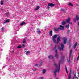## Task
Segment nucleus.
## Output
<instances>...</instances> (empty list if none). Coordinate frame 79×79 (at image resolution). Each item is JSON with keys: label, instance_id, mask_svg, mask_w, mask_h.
I'll return each mask as SVG.
<instances>
[{"label": "nucleus", "instance_id": "2f4dec72", "mask_svg": "<svg viewBox=\"0 0 79 79\" xmlns=\"http://www.w3.org/2000/svg\"><path fill=\"white\" fill-rule=\"evenodd\" d=\"M35 66H37L38 67H40L41 66V64L39 65V64H36Z\"/></svg>", "mask_w": 79, "mask_h": 79}, {"label": "nucleus", "instance_id": "4c0bfd02", "mask_svg": "<svg viewBox=\"0 0 79 79\" xmlns=\"http://www.w3.org/2000/svg\"><path fill=\"white\" fill-rule=\"evenodd\" d=\"M75 79H78V78H77V77H76V74H75Z\"/></svg>", "mask_w": 79, "mask_h": 79}, {"label": "nucleus", "instance_id": "a19ab883", "mask_svg": "<svg viewBox=\"0 0 79 79\" xmlns=\"http://www.w3.org/2000/svg\"><path fill=\"white\" fill-rule=\"evenodd\" d=\"M47 9H48V10H50V7H49L48 6V7H47Z\"/></svg>", "mask_w": 79, "mask_h": 79}, {"label": "nucleus", "instance_id": "a211bd4d", "mask_svg": "<svg viewBox=\"0 0 79 79\" xmlns=\"http://www.w3.org/2000/svg\"><path fill=\"white\" fill-rule=\"evenodd\" d=\"M23 25H26V23L24 22H22L20 26H23Z\"/></svg>", "mask_w": 79, "mask_h": 79}, {"label": "nucleus", "instance_id": "1a4fd4ad", "mask_svg": "<svg viewBox=\"0 0 79 79\" xmlns=\"http://www.w3.org/2000/svg\"><path fill=\"white\" fill-rule=\"evenodd\" d=\"M48 6H51V7H52L55 6V4L51 3H49L48 4Z\"/></svg>", "mask_w": 79, "mask_h": 79}, {"label": "nucleus", "instance_id": "9b49d317", "mask_svg": "<svg viewBox=\"0 0 79 79\" xmlns=\"http://www.w3.org/2000/svg\"><path fill=\"white\" fill-rule=\"evenodd\" d=\"M10 20L9 19H8L7 20H6V21L3 22L2 23V24H6V23H8V22H9Z\"/></svg>", "mask_w": 79, "mask_h": 79}, {"label": "nucleus", "instance_id": "8fccbe9b", "mask_svg": "<svg viewBox=\"0 0 79 79\" xmlns=\"http://www.w3.org/2000/svg\"><path fill=\"white\" fill-rule=\"evenodd\" d=\"M41 23L40 22L39 23H38V25H39V24H40Z\"/></svg>", "mask_w": 79, "mask_h": 79}, {"label": "nucleus", "instance_id": "423d86ee", "mask_svg": "<svg viewBox=\"0 0 79 79\" xmlns=\"http://www.w3.org/2000/svg\"><path fill=\"white\" fill-rule=\"evenodd\" d=\"M63 43H64V44H66L67 42V38L65 37H63Z\"/></svg>", "mask_w": 79, "mask_h": 79}, {"label": "nucleus", "instance_id": "49530a36", "mask_svg": "<svg viewBox=\"0 0 79 79\" xmlns=\"http://www.w3.org/2000/svg\"><path fill=\"white\" fill-rule=\"evenodd\" d=\"M71 42V40H69V44H70Z\"/></svg>", "mask_w": 79, "mask_h": 79}, {"label": "nucleus", "instance_id": "a878e982", "mask_svg": "<svg viewBox=\"0 0 79 79\" xmlns=\"http://www.w3.org/2000/svg\"><path fill=\"white\" fill-rule=\"evenodd\" d=\"M3 1H1L0 4L1 5H3Z\"/></svg>", "mask_w": 79, "mask_h": 79}, {"label": "nucleus", "instance_id": "5fc2aeb1", "mask_svg": "<svg viewBox=\"0 0 79 79\" xmlns=\"http://www.w3.org/2000/svg\"><path fill=\"white\" fill-rule=\"evenodd\" d=\"M37 30H38H38H39V29H38H38H37Z\"/></svg>", "mask_w": 79, "mask_h": 79}, {"label": "nucleus", "instance_id": "37998d69", "mask_svg": "<svg viewBox=\"0 0 79 79\" xmlns=\"http://www.w3.org/2000/svg\"><path fill=\"white\" fill-rule=\"evenodd\" d=\"M76 19H74V23H75L76 22Z\"/></svg>", "mask_w": 79, "mask_h": 79}, {"label": "nucleus", "instance_id": "2eb2a0df", "mask_svg": "<svg viewBox=\"0 0 79 79\" xmlns=\"http://www.w3.org/2000/svg\"><path fill=\"white\" fill-rule=\"evenodd\" d=\"M77 42L75 43L73 46V48H74V49H75V48H76V46H77Z\"/></svg>", "mask_w": 79, "mask_h": 79}, {"label": "nucleus", "instance_id": "58836bf2", "mask_svg": "<svg viewBox=\"0 0 79 79\" xmlns=\"http://www.w3.org/2000/svg\"><path fill=\"white\" fill-rule=\"evenodd\" d=\"M61 10L62 11H64V10L63 9H61Z\"/></svg>", "mask_w": 79, "mask_h": 79}, {"label": "nucleus", "instance_id": "72a5a7b5", "mask_svg": "<svg viewBox=\"0 0 79 79\" xmlns=\"http://www.w3.org/2000/svg\"><path fill=\"white\" fill-rule=\"evenodd\" d=\"M37 32L38 34H40L41 33V32L40 31V30H38Z\"/></svg>", "mask_w": 79, "mask_h": 79}, {"label": "nucleus", "instance_id": "ea45409f", "mask_svg": "<svg viewBox=\"0 0 79 79\" xmlns=\"http://www.w3.org/2000/svg\"><path fill=\"white\" fill-rule=\"evenodd\" d=\"M6 65L3 66L2 67V69H3V68H5V67H6Z\"/></svg>", "mask_w": 79, "mask_h": 79}, {"label": "nucleus", "instance_id": "39448f33", "mask_svg": "<svg viewBox=\"0 0 79 79\" xmlns=\"http://www.w3.org/2000/svg\"><path fill=\"white\" fill-rule=\"evenodd\" d=\"M72 53H73V51H72V50H71L70 52V56L69 58V61L68 60V63H70V60H71V55H72Z\"/></svg>", "mask_w": 79, "mask_h": 79}, {"label": "nucleus", "instance_id": "c03bdc74", "mask_svg": "<svg viewBox=\"0 0 79 79\" xmlns=\"http://www.w3.org/2000/svg\"><path fill=\"white\" fill-rule=\"evenodd\" d=\"M69 24H71V25L72 24V23L71 22H70L69 23Z\"/></svg>", "mask_w": 79, "mask_h": 79}, {"label": "nucleus", "instance_id": "5701e85b", "mask_svg": "<svg viewBox=\"0 0 79 79\" xmlns=\"http://www.w3.org/2000/svg\"><path fill=\"white\" fill-rule=\"evenodd\" d=\"M69 24L68 25H66L65 27L66 28H67V29H68V28H69Z\"/></svg>", "mask_w": 79, "mask_h": 79}, {"label": "nucleus", "instance_id": "aec40b11", "mask_svg": "<svg viewBox=\"0 0 79 79\" xmlns=\"http://www.w3.org/2000/svg\"><path fill=\"white\" fill-rule=\"evenodd\" d=\"M68 5H69L70 6H73V4L70 2H69Z\"/></svg>", "mask_w": 79, "mask_h": 79}, {"label": "nucleus", "instance_id": "13d9d810", "mask_svg": "<svg viewBox=\"0 0 79 79\" xmlns=\"http://www.w3.org/2000/svg\"><path fill=\"white\" fill-rule=\"evenodd\" d=\"M74 73V71H73V73Z\"/></svg>", "mask_w": 79, "mask_h": 79}, {"label": "nucleus", "instance_id": "de8ad7c7", "mask_svg": "<svg viewBox=\"0 0 79 79\" xmlns=\"http://www.w3.org/2000/svg\"><path fill=\"white\" fill-rule=\"evenodd\" d=\"M1 10H2V11H3V10H4V8H2V9H1Z\"/></svg>", "mask_w": 79, "mask_h": 79}, {"label": "nucleus", "instance_id": "473e14b6", "mask_svg": "<svg viewBox=\"0 0 79 79\" xmlns=\"http://www.w3.org/2000/svg\"><path fill=\"white\" fill-rule=\"evenodd\" d=\"M3 30H4V27H2L1 28L2 31H3Z\"/></svg>", "mask_w": 79, "mask_h": 79}, {"label": "nucleus", "instance_id": "c85d7f7f", "mask_svg": "<svg viewBox=\"0 0 79 79\" xmlns=\"http://www.w3.org/2000/svg\"><path fill=\"white\" fill-rule=\"evenodd\" d=\"M58 35H55L54 36H53V39H55V38H56V37H57V36Z\"/></svg>", "mask_w": 79, "mask_h": 79}, {"label": "nucleus", "instance_id": "79ce46f5", "mask_svg": "<svg viewBox=\"0 0 79 79\" xmlns=\"http://www.w3.org/2000/svg\"><path fill=\"white\" fill-rule=\"evenodd\" d=\"M71 44H70L69 46V48H71Z\"/></svg>", "mask_w": 79, "mask_h": 79}, {"label": "nucleus", "instance_id": "f8f14e48", "mask_svg": "<svg viewBox=\"0 0 79 79\" xmlns=\"http://www.w3.org/2000/svg\"><path fill=\"white\" fill-rule=\"evenodd\" d=\"M76 20L77 21H79V15H77L76 16V18H75Z\"/></svg>", "mask_w": 79, "mask_h": 79}, {"label": "nucleus", "instance_id": "6e6d98bb", "mask_svg": "<svg viewBox=\"0 0 79 79\" xmlns=\"http://www.w3.org/2000/svg\"><path fill=\"white\" fill-rule=\"evenodd\" d=\"M56 79H58V78H56Z\"/></svg>", "mask_w": 79, "mask_h": 79}, {"label": "nucleus", "instance_id": "ddd939ff", "mask_svg": "<svg viewBox=\"0 0 79 79\" xmlns=\"http://www.w3.org/2000/svg\"><path fill=\"white\" fill-rule=\"evenodd\" d=\"M48 58H49V59H50L51 58L53 59L54 58L53 57L52 55H50L48 56Z\"/></svg>", "mask_w": 79, "mask_h": 79}, {"label": "nucleus", "instance_id": "864d4df0", "mask_svg": "<svg viewBox=\"0 0 79 79\" xmlns=\"http://www.w3.org/2000/svg\"><path fill=\"white\" fill-rule=\"evenodd\" d=\"M16 36L14 37L13 38H16Z\"/></svg>", "mask_w": 79, "mask_h": 79}, {"label": "nucleus", "instance_id": "680f3d73", "mask_svg": "<svg viewBox=\"0 0 79 79\" xmlns=\"http://www.w3.org/2000/svg\"><path fill=\"white\" fill-rule=\"evenodd\" d=\"M12 42H13V41Z\"/></svg>", "mask_w": 79, "mask_h": 79}, {"label": "nucleus", "instance_id": "4be33fe9", "mask_svg": "<svg viewBox=\"0 0 79 79\" xmlns=\"http://www.w3.org/2000/svg\"><path fill=\"white\" fill-rule=\"evenodd\" d=\"M6 59L7 60V61H9V62H11V60H10V59H9V58H8L7 57L6 58Z\"/></svg>", "mask_w": 79, "mask_h": 79}, {"label": "nucleus", "instance_id": "bb28decb", "mask_svg": "<svg viewBox=\"0 0 79 79\" xmlns=\"http://www.w3.org/2000/svg\"><path fill=\"white\" fill-rule=\"evenodd\" d=\"M22 47V46H20V45H19V46H18L17 48H18V49H19L20 48H21Z\"/></svg>", "mask_w": 79, "mask_h": 79}, {"label": "nucleus", "instance_id": "9d476101", "mask_svg": "<svg viewBox=\"0 0 79 79\" xmlns=\"http://www.w3.org/2000/svg\"><path fill=\"white\" fill-rule=\"evenodd\" d=\"M70 20H71V18L70 17H69L68 18V19H66V22L67 23H69L70 22Z\"/></svg>", "mask_w": 79, "mask_h": 79}, {"label": "nucleus", "instance_id": "f03ea898", "mask_svg": "<svg viewBox=\"0 0 79 79\" xmlns=\"http://www.w3.org/2000/svg\"><path fill=\"white\" fill-rule=\"evenodd\" d=\"M60 27H59L58 28H54V31H58V30H59V29L61 31L62 30H63V29H64V27H63V26L62 25H60Z\"/></svg>", "mask_w": 79, "mask_h": 79}, {"label": "nucleus", "instance_id": "a18cd8bd", "mask_svg": "<svg viewBox=\"0 0 79 79\" xmlns=\"http://www.w3.org/2000/svg\"><path fill=\"white\" fill-rule=\"evenodd\" d=\"M39 79H43V77H40L39 78Z\"/></svg>", "mask_w": 79, "mask_h": 79}, {"label": "nucleus", "instance_id": "e433bc0d", "mask_svg": "<svg viewBox=\"0 0 79 79\" xmlns=\"http://www.w3.org/2000/svg\"><path fill=\"white\" fill-rule=\"evenodd\" d=\"M24 46H25V44H22V47L23 48H24Z\"/></svg>", "mask_w": 79, "mask_h": 79}, {"label": "nucleus", "instance_id": "6e6552de", "mask_svg": "<svg viewBox=\"0 0 79 79\" xmlns=\"http://www.w3.org/2000/svg\"><path fill=\"white\" fill-rule=\"evenodd\" d=\"M60 39H61V37L60 36H59L57 39V41L56 42V44H58L59 43V42L60 41Z\"/></svg>", "mask_w": 79, "mask_h": 79}, {"label": "nucleus", "instance_id": "b1692460", "mask_svg": "<svg viewBox=\"0 0 79 79\" xmlns=\"http://www.w3.org/2000/svg\"><path fill=\"white\" fill-rule=\"evenodd\" d=\"M45 72H46V70L44 69H43V74H45Z\"/></svg>", "mask_w": 79, "mask_h": 79}, {"label": "nucleus", "instance_id": "f704fd0d", "mask_svg": "<svg viewBox=\"0 0 79 79\" xmlns=\"http://www.w3.org/2000/svg\"><path fill=\"white\" fill-rule=\"evenodd\" d=\"M75 77H76V74H74V76L73 79H75Z\"/></svg>", "mask_w": 79, "mask_h": 79}, {"label": "nucleus", "instance_id": "c756f323", "mask_svg": "<svg viewBox=\"0 0 79 79\" xmlns=\"http://www.w3.org/2000/svg\"><path fill=\"white\" fill-rule=\"evenodd\" d=\"M11 53L13 54H15V51H14V50L12 51L11 52Z\"/></svg>", "mask_w": 79, "mask_h": 79}, {"label": "nucleus", "instance_id": "393cba45", "mask_svg": "<svg viewBox=\"0 0 79 79\" xmlns=\"http://www.w3.org/2000/svg\"><path fill=\"white\" fill-rule=\"evenodd\" d=\"M65 70L66 71V73H67V74H68V70H67V68L66 67V66H65Z\"/></svg>", "mask_w": 79, "mask_h": 79}, {"label": "nucleus", "instance_id": "412c9836", "mask_svg": "<svg viewBox=\"0 0 79 79\" xmlns=\"http://www.w3.org/2000/svg\"><path fill=\"white\" fill-rule=\"evenodd\" d=\"M52 40L54 42V43H55V44H56V40H55V38H53L52 39Z\"/></svg>", "mask_w": 79, "mask_h": 79}, {"label": "nucleus", "instance_id": "c9c22d12", "mask_svg": "<svg viewBox=\"0 0 79 79\" xmlns=\"http://www.w3.org/2000/svg\"><path fill=\"white\" fill-rule=\"evenodd\" d=\"M70 31V30H68L67 31V34H69Z\"/></svg>", "mask_w": 79, "mask_h": 79}, {"label": "nucleus", "instance_id": "bf43d9fd", "mask_svg": "<svg viewBox=\"0 0 79 79\" xmlns=\"http://www.w3.org/2000/svg\"><path fill=\"white\" fill-rule=\"evenodd\" d=\"M7 0V1H8V0Z\"/></svg>", "mask_w": 79, "mask_h": 79}, {"label": "nucleus", "instance_id": "f257e3e1", "mask_svg": "<svg viewBox=\"0 0 79 79\" xmlns=\"http://www.w3.org/2000/svg\"><path fill=\"white\" fill-rule=\"evenodd\" d=\"M63 60H64V57H63V56H62V57H61L60 60H59L58 66L56 65V64L55 63L54 64V65L56 68V69L53 71V73L54 74V76L55 78L56 77V73H59V72H60V64H61V62L63 61Z\"/></svg>", "mask_w": 79, "mask_h": 79}, {"label": "nucleus", "instance_id": "3c124183", "mask_svg": "<svg viewBox=\"0 0 79 79\" xmlns=\"http://www.w3.org/2000/svg\"><path fill=\"white\" fill-rule=\"evenodd\" d=\"M60 54H61V55H63V52H61L60 53Z\"/></svg>", "mask_w": 79, "mask_h": 79}, {"label": "nucleus", "instance_id": "09e8293b", "mask_svg": "<svg viewBox=\"0 0 79 79\" xmlns=\"http://www.w3.org/2000/svg\"><path fill=\"white\" fill-rule=\"evenodd\" d=\"M33 70L34 71H36V69H33Z\"/></svg>", "mask_w": 79, "mask_h": 79}, {"label": "nucleus", "instance_id": "4468645a", "mask_svg": "<svg viewBox=\"0 0 79 79\" xmlns=\"http://www.w3.org/2000/svg\"><path fill=\"white\" fill-rule=\"evenodd\" d=\"M53 33V31H52L51 30L50 31L49 33V35L50 36H52V34Z\"/></svg>", "mask_w": 79, "mask_h": 79}, {"label": "nucleus", "instance_id": "6ab92c4d", "mask_svg": "<svg viewBox=\"0 0 79 79\" xmlns=\"http://www.w3.org/2000/svg\"><path fill=\"white\" fill-rule=\"evenodd\" d=\"M30 52L29 51H27L26 53V54L27 55H29L30 54Z\"/></svg>", "mask_w": 79, "mask_h": 79}, {"label": "nucleus", "instance_id": "052dcab7", "mask_svg": "<svg viewBox=\"0 0 79 79\" xmlns=\"http://www.w3.org/2000/svg\"><path fill=\"white\" fill-rule=\"evenodd\" d=\"M40 50H41V48H40Z\"/></svg>", "mask_w": 79, "mask_h": 79}, {"label": "nucleus", "instance_id": "dca6fc26", "mask_svg": "<svg viewBox=\"0 0 79 79\" xmlns=\"http://www.w3.org/2000/svg\"><path fill=\"white\" fill-rule=\"evenodd\" d=\"M62 24L63 26H64V25H65L66 24V22L65 21H63L62 23Z\"/></svg>", "mask_w": 79, "mask_h": 79}, {"label": "nucleus", "instance_id": "cd10ccee", "mask_svg": "<svg viewBox=\"0 0 79 79\" xmlns=\"http://www.w3.org/2000/svg\"><path fill=\"white\" fill-rule=\"evenodd\" d=\"M5 15H6V16H8L9 15V13L7 12L5 13Z\"/></svg>", "mask_w": 79, "mask_h": 79}, {"label": "nucleus", "instance_id": "7ed1b4c3", "mask_svg": "<svg viewBox=\"0 0 79 79\" xmlns=\"http://www.w3.org/2000/svg\"><path fill=\"white\" fill-rule=\"evenodd\" d=\"M54 50H55L56 54H55V56L56 58H58V55L57 53V50L56 49V45H55L54 47Z\"/></svg>", "mask_w": 79, "mask_h": 79}, {"label": "nucleus", "instance_id": "4d7b16f0", "mask_svg": "<svg viewBox=\"0 0 79 79\" xmlns=\"http://www.w3.org/2000/svg\"><path fill=\"white\" fill-rule=\"evenodd\" d=\"M67 59H68V57H67Z\"/></svg>", "mask_w": 79, "mask_h": 79}, {"label": "nucleus", "instance_id": "0eeeda50", "mask_svg": "<svg viewBox=\"0 0 79 79\" xmlns=\"http://www.w3.org/2000/svg\"><path fill=\"white\" fill-rule=\"evenodd\" d=\"M70 71L71 73H69V75L68 76V79H71V73H72V71H71V69H70Z\"/></svg>", "mask_w": 79, "mask_h": 79}, {"label": "nucleus", "instance_id": "603ef678", "mask_svg": "<svg viewBox=\"0 0 79 79\" xmlns=\"http://www.w3.org/2000/svg\"><path fill=\"white\" fill-rule=\"evenodd\" d=\"M77 61H78V60H79V57L77 58Z\"/></svg>", "mask_w": 79, "mask_h": 79}, {"label": "nucleus", "instance_id": "f3484780", "mask_svg": "<svg viewBox=\"0 0 79 79\" xmlns=\"http://www.w3.org/2000/svg\"><path fill=\"white\" fill-rule=\"evenodd\" d=\"M26 38H25L23 41V44H26Z\"/></svg>", "mask_w": 79, "mask_h": 79}, {"label": "nucleus", "instance_id": "20e7f679", "mask_svg": "<svg viewBox=\"0 0 79 79\" xmlns=\"http://www.w3.org/2000/svg\"><path fill=\"white\" fill-rule=\"evenodd\" d=\"M58 49H59V51H61L63 50V48H64V45L63 43H61V47H58Z\"/></svg>", "mask_w": 79, "mask_h": 79}, {"label": "nucleus", "instance_id": "7c9ffc66", "mask_svg": "<svg viewBox=\"0 0 79 79\" xmlns=\"http://www.w3.org/2000/svg\"><path fill=\"white\" fill-rule=\"evenodd\" d=\"M39 8V7L37 6L35 8V10H38Z\"/></svg>", "mask_w": 79, "mask_h": 79}]
</instances>
